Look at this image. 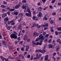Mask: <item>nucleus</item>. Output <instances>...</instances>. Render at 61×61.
<instances>
[{"mask_svg": "<svg viewBox=\"0 0 61 61\" xmlns=\"http://www.w3.org/2000/svg\"><path fill=\"white\" fill-rule=\"evenodd\" d=\"M38 12H39V13H41L40 12H41V10H38Z\"/></svg>", "mask_w": 61, "mask_h": 61, "instance_id": "nucleus-44", "label": "nucleus"}, {"mask_svg": "<svg viewBox=\"0 0 61 61\" xmlns=\"http://www.w3.org/2000/svg\"><path fill=\"white\" fill-rule=\"evenodd\" d=\"M27 54V52H25L24 53V56H25Z\"/></svg>", "mask_w": 61, "mask_h": 61, "instance_id": "nucleus-61", "label": "nucleus"}, {"mask_svg": "<svg viewBox=\"0 0 61 61\" xmlns=\"http://www.w3.org/2000/svg\"><path fill=\"white\" fill-rule=\"evenodd\" d=\"M26 2H27V1H26V0H23L22 1V3H26Z\"/></svg>", "mask_w": 61, "mask_h": 61, "instance_id": "nucleus-24", "label": "nucleus"}, {"mask_svg": "<svg viewBox=\"0 0 61 61\" xmlns=\"http://www.w3.org/2000/svg\"><path fill=\"white\" fill-rule=\"evenodd\" d=\"M36 45H39V43L37 42L36 44Z\"/></svg>", "mask_w": 61, "mask_h": 61, "instance_id": "nucleus-55", "label": "nucleus"}, {"mask_svg": "<svg viewBox=\"0 0 61 61\" xmlns=\"http://www.w3.org/2000/svg\"><path fill=\"white\" fill-rule=\"evenodd\" d=\"M55 2V0H52L51 2V3L53 4Z\"/></svg>", "mask_w": 61, "mask_h": 61, "instance_id": "nucleus-34", "label": "nucleus"}, {"mask_svg": "<svg viewBox=\"0 0 61 61\" xmlns=\"http://www.w3.org/2000/svg\"><path fill=\"white\" fill-rule=\"evenodd\" d=\"M48 58V55H46L45 56V60H47Z\"/></svg>", "mask_w": 61, "mask_h": 61, "instance_id": "nucleus-8", "label": "nucleus"}, {"mask_svg": "<svg viewBox=\"0 0 61 61\" xmlns=\"http://www.w3.org/2000/svg\"><path fill=\"white\" fill-rule=\"evenodd\" d=\"M3 4L4 5H6V4H7V3L5 2V1H3Z\"/></svg>", "mask_w": 61, "mask_h": 61, "instance_id": "nucleus-43", "label": "nucleus"}, {"mask_svg": "<svg viewBox=\"0 0 61 61\" xmlns=\"http://www.w3.org/2000/svg\"><path fill=\"white\" fill-rule=\"evenodd\" d=\"M0 58H1V59L2 60H5V58H4L3 56H0Z\"/></svg>", "mask_w": 61, "mask_h": 61, "instance_id": "nucleus-16", "label": "nucleus"}, {"mask_svg": "<svg viewBox=\"0 0 61 61\" xmlns=\"http://www.w3.org/2000/svg\"><path fill=\"white\" fill-rule=\"evenodd\" d=\"M20 33H21V31H20L19 33V34L18 35V36H21V34H20Z\"/></svg>", "mask_w": 61, "mask_h": 61, "instance_id": "nucleus-53", "label": "nucleus"}, {"mask_svg": "<svg viewBox=\"0 0 61 61\" xmlns=\"http://www.w3.org/2000/svg\"><path fill=\"white\" fill-rule=\"evenodd\" d=\"M60 41V40L59 39H58L57 40V42H59V41Z\"/></svg>", "mask_w": 61, "mask_h": 61, "instance_id": "nucleus-36", "label": "nucleus"}, {"mask_svg": "<svg viewBox=\"0 0 61 61\" xmlns=\"http://www.w3.org/2000/svg\"><path fill=\"white\" fill-rule=\"evenodd\" d=\"M46 51L45 49H43V50L42 51H41L40 50H36V52H41L42 53V54H44L45 53Z\"/></svg>", "mask_w": 61, "mask_h": 61, "instance_id": "nucleus-3", "label": "nucleus"}, {"mask_svg": "<svg viewBox=\"0 0 61 61\" xmlns=\"http://www.w3.org/2000/svg\"><path fill=\"white\" fill-rule=\"evenodd\" d=\"M38 19H37V18H36V17H35V18L34 20H37Z\"/></svg>", "mask_w": 61, "mask_h": 61, "instance_id": "nucleus-49", "label": "nucleus"}, {"mask_svg": "<svg viewBox=\"0 0 61 61\" xmlns=\"http://www.w3.org/2000/svg\"><path fill=\"white\" fill-rule=\"evenodd\" d=\"M13 29H16V26H13Z\"/></svg>", "mask_w": 61, "mask_h": 61, "instance_id": "nucleus-42", "label": "nucleus"}, {"mask_svg": "<svg viewBox=\"0 0 61 61\" xmlns=\"http://www.w3.org/2000/svg\"><path fill=\"white\" fill-rule=\"evenodd\" d=\"M30 55H28L27 56V58H28L29 57H30Z\"/></svg>", "mask_w": 61, "mask_h": 61, "instance_id": "nucleus-45", "label": "nucleus"}, {"mask_svg": "<svg viewBox=\"0 0 61 61\" xmlns=\"http://www.w3.org/2000/svg\"><path fill=\"white\" fill-rule=\"evenodd\" d=\"M21 5V2H20L19 5H16V6H15V7H14V9H10L9 10V11H13L15 10V8H17L20 7V5Z\"/></svg>", "mask_w": 61, "mask_h": 61, "instance_id": "nucleus-1", "label": "nucleus"}, {"mask_svg": "<svg viewBox=\"0 0 61 61\" xmlns=\"http://www.w3.org/2000/svg\"><path fill=\"white\" fill-rule=\"evenodd\" d=\"M24 39L25 40H26L27 39V36H24Z\"/></svg>", "mask_w": 61, "mask_h": 61, "instance_id": "nucleus-14", "label": "nucleus"}, {"mask_svg": "<svg viewBox=\"0 0 61 61\" xmlns=\"http://www.w3.org/2000/svg\"><path fill=\"white\" fill-rule=\"evenodd\" d=\"M40 27V26H38L37 27V28H39Z\"/></svg>", "mask_w": 61, "mask_h": 61, "instance_id": "nucleus-63", "label": "nucleus"}, {"mask_svg": "<svg viewBox=\"0 0 61 61\" xmlns=\"http://www.w3.org/2000/svg\"><path fill=\"white\" fill-rule=\"evenodd\" d=\"M25 47L26 48H27V49H29V45H27L26 46H25Z\"/></svg>", "mask_w": 61, "mask_h": 61, "instance_id": "nucleus-19", "label": "nucleus"}, {"mask_svg": "<svg viewBox=\"0 0 61 61\" xmlns=\"http://www.w3.org/2000/svg\"><path fill=\"white\" fill-rule=\"evenodd\" d=\"M36 17V16H34L33 17H32V19L33 20H35V18Z\"/></svg>", "mask_w": 61, "mask_h": 61, "instance_id": "nucleus-47", "label": "nucleus"}, {"mask_svg": "<svg viewBox=\"0 0 61 61\" xmlns=\"http://www.w3.org/2000/svg\"><path fill=\"white\" fill-rule=\"evenodd\" d=\"M52 41V39H50L48 43H50L51 42V41Z\"/></svg>", "mask_w": 61, "mask_h": 61, "instance_id": "nucleus-41", "label": "nucleus"}, {"mask_svg": "<svg viewBox=\"0 0 61 61\" xmlns=\"http://www.w3.org/2000/svg\"><path fill=\"white\" fill-rule=\"evenodd\" d=\"M61 2H59L58 3V5H59V6H61Z\"/></svg>", "mask_w": 61, "mask_h": 61, "instance_id": "nucleus-31", "label": "nucleus"}, {"mask_svg": "<svg viewBox=\"0 0 61 61\" xmlns=\"http://www.w3.org/2000/svg\"><path fill=\"white\" fill-rule=\"evenodd\" d=\"M49 35V34H46V35H45V37H47Z\"/></svg>", "mask_w": 61, "mask_h": 61, "instance_id": "nucleus-40", "label": "nucleus"}, {"mask_svg": "<svg viewBox=\"0 0 61 61\" xmlns=\"http://www.w3.org/2000/svg\"><path fill=\"white\" fill-rule=\"evenodd\" d=\"M40 42L39 43V45H40V46H41L42 45V42H43V41L42 40H41L40 41Z\"/></svg>", "mask_w": 61, "mask_h": 61, "instance_id": "nucleus-13", "label": "nucleus"}, {"mask_svg": "<svg viewBox=\"0 0 61 61\" xmlns=\"http://www.w3.org/2000/svg\"><path fill=\"white\" fill-rule=\"evenodd\" d=\"M10 37L11 38H15V39H17V36L15 34L13 33L10 35Z\"/></svg>", "mask_w": 61, "mask_h": 61, "instance_id": "nucleus-2", "label": "nucleus"}, {"mask_svg": "<svg viewBox=\"0 0 61 61\" xmlns=\"http://www.w3.org/2000/svg\"><path fill=\"white\" fill-rule=\"evenodd\" d=\"M38 9H40L41 10H42V8H41V7H39V8H38Z\"/></svg>", "mask_w": 61, "mask_h": 61, "instance_id": "nucleus-50", "label": "nucleus"}, {"mask_svg": "<svg viewBox=\"0 0 61 61\" xmlns=\"http://www.w3.org/2000/svg\"><path fill=\"white\" fill-rule=\"evenodd\" d=\"M36 57L34 58V59L35 60V59H39L40 58V56H38V54L37 53L36 54Z\"/></svg>", "mask_w": 61, "mask_h": 61, "instance_id": "nucleus-5", "label": "nucleus"}, {"mask_svg": "<svg viewBox=\"0 0 61 61\" xmlns=\"http://www.w3.org/2000/svg\"><path fill=\"white\" fill-rule=\"evenodd\" d=\"M1 7H3V8H5V7H6V6H4L3 5H1Z\"/></svg>", "mask_w": 61, "mask_h": 61, "instance_id": "nucleus-29", "label": "nucleus"}, {"mask_svg": "<svg viewBox=\"0 0 61 61\" xmlns=\"http://www.w3.org/2000/svg\"><path fill=\"white\" fill-rule=\"evenodd\" d=\"M22 20V19H21V18H20V20H18V21H19V22H20V21H21Z\"/></svg>", "mask_w": 61, "mask_h": 61, "instance_id": "nucleus-48", "label": "nucleus"}, {"mask_svg": "<svg viewBox=\"0 0 61 61\" xmlns=\"http://www.w3.org/2000/svg\"><path fill=\"white\" fill-rule=\"evenodd\" d=\"M52 55L53 56H55L56 55V53L55 52H54L53 53Z\"/></svg>", "mask_w": 61, "mask_h": 61, "instance_id": "nucleus-33", "label": "nucleus"}, {"mask_svg": "<svg viewBox=\"0 0 61 61\" xmlns=\"http://www.w3.org/2000/svg\"><path fill=\"white\" fill-rule=\"evenodd\" d=\"M42 14L41 13H39V14L37 15V16H38V17H41L42 16Z\"/></svg>", "mask_w": 61, "mask_h": 61, "instance_id": "nucleus-12", "label": "nucleus"}, {"mask_svg": "<svg viewBox=\"0 0 61 61\" xmlns=\"http://www.w3.org/2000/svg\"><path fill=\"white\" fill-rule=\"evenodd\" d=\"M48 47L49 48H51L52 47V46L51 45V44H50L48 46Z\"/></svg>", "mask_w": 61, "mask_h": 61, "instance_id": "nucleus-11", "label": "nucleus"}, {"mask_svg": "<svg viewBox=\"0 0 61 61\" xmlns=\"http://www.w3.org/2000/svg\"><path fill=\"white\" fill-rule=\"evenodd\" d=\"M8 59H7H7L6 58H5L4 60H5V61H8Z\"/></svg>", "mask_w": 61, "mask_h": 61, "instance_id": "nucleus-38", "label": "nucleus"}, {"mask_svg": "<svg viewBox=\"0 0 61 61\" xmlns=\"http://www.w3.org/2000/svg\"><path fill=\"white\" fill-rule=\"evenodd\" d=\"M44 43H46H46L47 42V39H45L44 41Z\"/></svg>", "mask_w": 61, "mask_h": 61, "instance_id": "nucleus-28", "label": "nucleus"}, {"mask_svg": "<svg viewBox=\"0 0 61 61\" xmlns=\"http://www.w3.org/2000/svg\"><path fill=\"white\" fill-rule=\"evenodd\" d=\"M48 24H45V26H48Z\"/></svg>", "mask_w": 61, "mask_h": 61, "instance_id": "nucleus-62", "label": "nucleus"}, {"mask_svg": "<svg viewBox=\"0 0 61 61\" xmlns=\"http://www.w3.org/2000/svg\"><path fill=\"white\" fill-rule=\"evenodd\" d=\"M5 41H3V44H5Z\"/></svg>", "mask_w": 61, "mask_h": 61, "instance_id": "nucleus-58", "label": "nucleus"}, {"mask_svg": "<svg viewBox=\"0 0 61 61\" xmlns=\"http://www.w3.org/2000/svg\"><path fill=\"white\" fill-rule=\"evenodd\" d=\"M7 14H8V15H10V12L9 11H8V12L7 13Z\"/></svg>", "mask_w": 61, "mask_h": 61, "instance_id": "nucleus-59", "label": "nucleus"}, {"mask_svg": "<svg viewBox=\"0 0 61 61\" xmlns=\"http://www.w3.org/2000/svg\"><path fill=\"white\" fill-rule=\"evenodd\" d=\"M4 20L5 22H6L7 21H8V17H6L5 18Z\"/></svg>", "mask_w": 61, "mask_h": 61, "instance_id": "nucleus-10", "label": "nucleus"}, {"mask_svg": "<svg viewBox=\"0 0 61 61\" xmlns=\"http://www.w3.org/2000/svg\"><path fill=\"white\" fill-rule=\"evenodd\" d=\"M56 12H53V13H52V15H56Z\"/></svg>", "mask_w": 61, "mask_h": 61, "instance_id": "nucleus-32", "label": "nucleus"}, {"mask_svg": "<svg viewBox=\"0 0 61 61\" xmlns=\"http://www.w3.org/2000/svg\"><path fill=\"white\" fill-rule=\"evenodd\" d=\"M46 34V33L45 32H43V35H45Z\"/></svg>", "mask_w": 61, "mask_h": 61, "instance_id": "nucleus-64", "label": "nucleus"}, {"mask_svg": "<svg viewBox=\"0 0 61 61\" xmlns=\"http://www.w3.org/2000/svg\"><path fill=\"white\" fill-rule=\"evenodd\" d=\"M6 15H7L6 13L3 14L2 15V18H3V17H5L6 16Z\"/></svg>", "mask_w": 61, "mask_h": 61, "instance_id": "nucleus-9", "label": "nucleus"}, {"mask_svg": "<svg viewBox=\"0 0 61 61\" xmlns=\"http://www.w3.org/2000/svg\"><path fill=\"white\" fill-rule=\"evenodd\" d=\"M20 28H21V27L22 26L21 25V24H20V25H18V26Z\"/></svg>", "mask_w": 61, "mask_h": 61, "instance_id": "nucleus-54", "label": "nucleus"}, {"mask_svg": "<svg viewBox=\"0 0 61 61\" xmlns=\"http://www.w3.org/2000/svg\"><path fill=\"white\" fill-rule=\"evenodd\" d=\"M11 26H10V27L8 26L7 27H6V28H7V29H8V30H10L11 28Z\"/></svg>", "mask_w": 61, "mask_h": 61, "instance_id": "nucleus-20", "label": "nucleus"}, {"mask_svg": "<svg viewBox=\"0 0 61 61\" xmlns=\"http://www.w3.org/2000/svg\"><path fill=\"white\" fill-rule=\"evenodd\" d=\"M47 46H46V45H45V46H44V48H43V49H45V48H46V47Z\"/></svg>", "mask_w": 61, "mask_h": 61, "instance_id": "nucleus-51", "label": "nucleus"}, {"mask_svg": "<svg viewBox=\"0 0 61 61\" xmlns=\"http://www.w3.org/2000/svg\"><path fill=\"white\" fill-rule=\"evenodd\" d=\"M8 48H9L10 49H11V47L10 45H8Z\"/></svg>", "mask_w": 61, "mask_h": 61, "instance_id": "nucleus-27", "label": "nucleus"}, {"mask_svg": "<svg viewBox=\"0 0 61 61\" xmlns=\"http://www.w3.org/2000/svg\"><path fill=\"white\" fill-rule=\"evenodd\" d=\"M40 58L41 60H43V57H41Z\"/></svg>", "mask_w": 61, "mask_h": 61, "instance_id": "nucleus-60", "label": "nucleus"}, {"mask_svg": "<svg viewBox=\"0 0 61 61\" xmlns=\"http://www.w3.org/2000/svg\"><path fill=\"white\" fill-rule=\"evenodd\" d=\"M17 40H20V37H19L18 38H17Z\"/></svg>", "mask_w": 61, "mask_h": 61, "instance_id": "nucleus-46", "label": "nucleus"}, {"mask_svg": "<svg viewBox=\"0 0 61 61\" xmlns=\"http://www.w3.org/2000/svg\"><path fill=\"white\" fill-rule=\"evenodd\" d=\"M58 20H59V21H61V18L59 17V18H58Z\"/></svg>", "mask_w": 61, "mask_h": 61, "instance_id": "nucleus-52", "label": "nucleus"}, {"mask_svg": "<svg viewBox=\"0 0 61 61\" xmlns=\"http://www.w3.org/2000/svg\"><path fill=\"white\" fill-rule=\"evenodd\" d=\"M12 58V57L9 56L8 57V58H7V59H11Z\"/></svg>", "mask_w": 61, "mask_h": 61, "instance_id": "nucleus-39", "label": "nucleus"}, {"mask_svg": "<svg viewBox=\"0 0 61 61\" xmlns=\"http://www.w3.org/2000/svg\"><path fill=\"white\" fill-rule=\"evenodd\" d=\"M56 49L57 50H58V49H59V46H56Z\"/></svg>", "mask_w": 61, "mask_h": 61, "instance_id": "nucleus-18", "label": "nucleus"}, {"mask_svg": "<svg viewBox=\"0 0 61 61\" xmlns=\"http://www.w3.org/2000/svg\"><path fill=\"white\" fill-rule=\"evenodd\" d=\"M21 51H24V48L22 47L21 48Z\"/></svg>", "mask_w": 61, "mask_h": 61, "instance_id": "nucleus-56", "label": "nucleus"}, {"mask_svg": "<svg viewBox=\"0 0 61 61\" xmlns=\"http://www.w3.org/2000/svg\"><path fill=\"white\" fill-rule=\"evenodd\" d=\"M14 14L15 15L18 14V13H19V11L18 10H15L14 12Z\"/></svg>", "mask_w": 61, "mask_h": 61, "instance_id": "nucleus-7", "label": "nucleus"}, {"mask_svg": "<svg viewBox=\"0 0 61 61\" xmlns=\"http://www.w3.org/2000/svg\"><path fill=\"white\" fill-rule=\"evenodd\" d=\"M57 30L58 31H61V27H59V28H57Z\"/></svg>", "mask_w": 61, "mask_h": 61, "instance_id": "nucleus-21", "label": "nucleus"}, {"mask_svg": "<svg viewBox=\"0 0 61 61\" xmlns=\"http://www.w3.org/2000/svg\"><path fill=\"white\" fill-rule=\"evenodd\" d=\"M51 32H53V31H54V30H53V28L52 27L51 28Z\"/></svg>", "mask_w": 61, "mask_h": 61, "instance_id": "nucleus-30", "label": "nucleus"}, {"mask_svg": "<svg viewBox=\"0 0 61 61\" xmlns=\"http://www.w3.org/2000/svg\"><path fill=\"white\" fill-rule=\"evenodd\" d=\"M53 23V20H51L50 22V24H52Z\"/></svg>", "mask_w": 61, "mask_h": 61, "instance_id": "nucleus-35", "label": "nucleus"}, {"mask_svg": "<svg viewBox=\"0 0 61 61\" xmlns=\"http://www.w3.org/2000/svg\"><path fill=\"white\" fill-rule=\"evenodd\" d=\"M26 11H27V12H28L29 13L31 12V11H30V9H27L26 10Z\"/></svg>", "mask_w": 61, "mask_h": 61, "instance_id": "nucleus-26", "label": "nucleus"}, {"mask_svg": "<svg viewBox=\"0 0 61 61\" xmlns=\"http://www.w3.org/2000/svg\"><path fill=\"white\" fill-rule=\"evenodd\" d=\"M55 33L56 35H58V31H56L55 32Z\"/></svg>", "mask_w": 61, "mask_h": 61, "instance_id": "nucleus-22", "label": "nucleus"}, {"mask_svg": "<svg viewBox=\"0 0 61 61\" xmlns=\"http://www.w3.org/2000/svg\"><path fill=\"white\" fill-rule=\"evenodd\" d=\"M43 38V36L42 34H41L39 35V38L41 40H42Z\"/></svg>", "mask_w": 61, "mask_h": 61, "instance_id": "nucleus-6", "label": "nucleus"}, {"mask_svg": "<svg viewBox=\"0 0 61 61\" xmlns=\"http://www.w3.org/2000/svg\"><path fill=\"white\" fill-rule=\"evenodd\" d=\"M25 15L26 16H28V17H29V16H30L31 15V13L30 12H29V13H26L25 14Z\"/></svg>", "mask_w": 61, "mask_h": 61, "instance_id": "nucleus-4", "label": "nucleus"}, {"mask_svg": "<svg viewBox=\"0 0 61 61\" xmlns=\"http://www.w3.org/2000/svg\"><path fill=\"white\" fill-rule=\"evenodd\" d=\"M19 17H22L23 16V14L20 13L19 14Z\"/></svg>", "mask_w": 61, "mask_h": 61, "instance_id": "nucleus-15", "label": "nucleus"}, {"mask_svg": "<svg viewBox=\"0 0 61 61\" xmlns=\"http://www.w3.org/2000/svg\"><path fill=\"white\" fill-rule=\"evenodd\" d=\"M36 11H34L33 12V14L34 15H35V14H36Z\"/></svg>", "mask_w": 61, "mask_h": 61, "instance_id": "nucleus-57", "label": "nucleus"}, {"mask_svg": "<svg viewBox=\"0 0 61 61\" xmlns=\"http://www.w3.org/2000/svg\"><path fill=\"white\" fill-rule=\"evenodd\" d=\"M36 25L35 23H33V26L32 27H36Z\"/></svg>", "mask_w": 61, "mask_h": 61, "instance_id": "nucleus-23", "label": "nucleus"}, {"mask_svg": "<svg viewBox=\"0 0 61 61\" xmlns=\"http://www.w3.org/2000/svg\"><path fill=\"white\" fill-rule=\"evenodd\" d=\"M23 9H25H25H26V8H27V7L26 6H23Z\"/></svg>", "mask_w": 61, "mask_h": 61, "instance_id": "nucleus-25", "label": "nucleus"}, {"mask_svg": "<svg viewBox=\"0 0 61 61\" xmlns=\"http://www.w3.org/2000/svg\"><path fill=\"white\" fill-rule=\"evenodd\" d=\"M35 40L37 42V41H40L41 40L39 38H37Z\"/></svg>", "mask_w": 61, "mask_h": 61, "instance_id": "nucleus-17", "label": "nucleus"}, {"mask_svg": "<svg viewBox=\"0 0 61 61\" xmlns=\"http://www.w3.org/2000/svg\"><path fill=\"white\" fill-rule=\"evenodd\" d=\"M33 56H31V58L30 59V60H33Z\"/></svg>", "mask_w": 61, "mask_h": 61, "instance_id": "nucleus-37", "label": "nucleus"}]
</instances>
